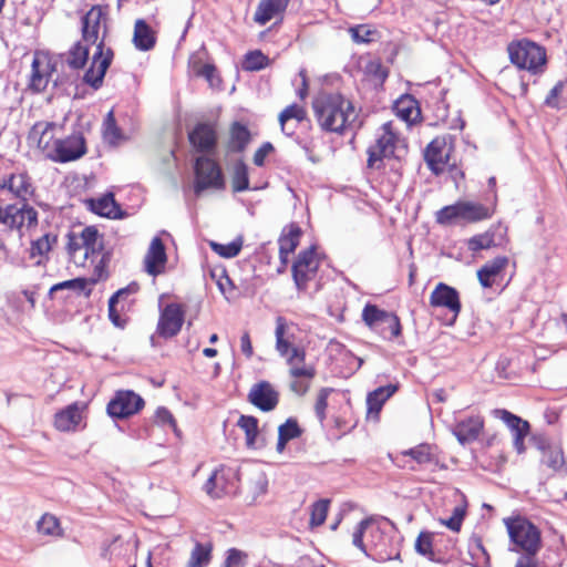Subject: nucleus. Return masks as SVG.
Returning <instances> with one entry per match:
<instances>
[{"instance_id":"1","label":"nucleus","mask_w":567,"mask_h":567,"mask_svg":"<svg viewBox=\"0 0 567 567\" xmlns=\"http://www.w3.org/2000/svg\"><path fill=\"white\" fill-rule=\"evenodd\" d=\"M110 7L107 4H94L81 18L82 40L95 45L91 66L83 75V82L94 90L103 85L105 73L112 64L114 52L105 47V37L109 32Z\"/></svg>"},{"instance_id":"2","label":"nucleus","mask_w":567,"mask_h":567,"mask_svg":"<svg viewBox=\"0 0 567 567\" xmlns=\"http://www.w3.org/2000/svg\"><path fill=\"white\" fill-rule=\"evenodd\" d=\"M319 126L330 133L342 134L361 126L351 101L340 93H320L312 102Z\"/></svg>"},{"instance_id":"3","label":"nucleus","mask_w":567,"mask_h":567,"mask_svg":"<svg viewBox=\"0 0 567 567\" xmlns=\"http://www.w3.org/2000/svg\"><path fill=\"white\" fill-rule=\"evenodd\" d=\"M507 528L512 551L522 555H537L542 549V534L539 528L525 517L504 518Z\"/></svg>"},{"instance_id":"4","label":"nucleus","mask_w":567,"mask_h":567,"mask_svg":"<svg viewBox=\"0 0 567 567\" xmlns=\"http://www.w3.org/2000/svg\"><path fill=\"white\" fill-rule=\"evenodd\" d=\"M507 53L512 64L532 74L544 72L547 62L546 50L540 44L528 40H514L507 45Z\"/></svg>"},{"instance_id":"5","label":"nucleus","mask_w":567,"mask_h":567,"mask_svg":"<svg viewBox=\"0 0 567 567\" xmlns=\"http://www.w3.org/2000/svg\"><path fill=\"white\" fill-rule=\"evenodd\" d=\"M406 152V144L392 128V123H384L378 133L374 144L368 148V166L380 168L384 158L400 159Z\"/></svg>"},{"instance_id":"6","label":"nucleus","mask_w":567,"mask_h":567,"mask_svg":"<svg viewBox=\"0 0 567 567\" xmlns=\"http://www.w3.org/2000/svg\"><path fill=\"white\" fill-rule=\"evenodd\" d=\"M491 216L489 209L481 203L458 200L439 209L435 220L443 226L455 224H470L487 219Z\"/></svg>"},{"instance_id":"7","label":"nucleus","mask_w":567,"mask_h":567,"mask_svg":"<svg viewBox=\"0 0 567 567\" xmlns=\"http://www.w3.org/2000/svg\"><path fill=\"white\" fill-rule=\"evenodd\" d=\"M194 192L200 195L206 189H224L225 179L220 166L213 158L200 156L194 165Z\"/></svg>"},{"instance_id":"8","label":"nucleus","mask_w":567,"mask_h":567,"mask_svg":"<svg viewBox=\"0 0 567 567\" xmlns=\"http://www.w3.org/2000/svg\"><path fill=\"white\" fill-rule=\"evenodd\" d=\"M239 473L229 466H220L214 471L204 484V491L213 498L235 495L239 488Z\"/></svg>"},{"instance_id":"9","label":"nucleus","mask_w":567,"mask_h":567,"mask_svg":"<svg viewBox=\"0 0 567 567\" xmlns=\"http://www.w3.org/2000/svg\"><path fill=\"white\" fill-rule=\"evenodd\" d=\"M319 264L315 246L298 254L291 270L295 285L299 291H305L308 288V282L317 275Z\"/></svg>"},{"instance_id":"10","label":"nucleus","mask_w":567,"mask_h":567,"mask_svg":"<svg viewBox=\"0 0 567 567\" xmlns=\"http://www.w3.org/2000/svg\"><path fill=\"white\" fill-rule=\"evenodd\" d=\"M289 327L282 317L276 319V350L280 357L286 359V363H293L296 361H306V350L301 347L291 343L292 334L288 332Z\"/></svg>"},{"instance_id":"11","label":"nucleus","mask_w":567,"mask_h":567,"mask_svg":"<svg viewBox=\"0 0 567 567\" xmlns=\"http://www.w3.org/2000/svg\"><path fill=\"white\" fill-rule=\"evenodd\" d=\"M25 223L28 227L38 224V212L27 202H23L21 206L17 204L0 206V224L10 229H20Z\"/></svg>"},{"instance_id":"12","label":"nucleus","mask_w":567,"mask_h":567,"mask_svg":"<svg viewBox=\"0 0 567 567\" xmlns=\"http://www.w3.org/2000/svg\"><path fill=\"white\" fill-rule=\"evenodd\" d=\"M145 402L143 398L134 391H118L107 404V413L112 417L125 419L136 414L143 409Z\"/></svg>"},{"instance_id":"13","label":"nucleus","mask_w":567,"mask_h":567,"mask_svg":"<svg viewBox=\"0 0 567 567\" xmlns=\"http://www.w3.org/2000/svg\"><path fill=\"white\" fill-rule=\"evenodd\" d=\"M184 316L185 311L182 305L175 302L166 305L158 319V336L165 339L175 337L183 327Z\"/></svg>"},{"instance_id":"14","label":"nucleus","mask_w":567,"mask_h":567,"mask_svg":"<svg viewBox=\"0 0 567 567\" xmlns=\"http://www.w3.org/2000/svg\"><path fill=\"white\" fill-rule=\"evenodd\" d=\"M53 150L56 161L61 163L71 162L85 154V141L81 134H73L63 140H54Z\"/></svg>"},{"instance_id":"15","label":"nucleus","mask_w":567,"mask_h":567,"mask_svg":"<svg viewBox=\"0 0 567 567\" xmlns=\"http://www.w3.org/2000/svg\"><path fill=\"white\" fill-rule=\"evenodd\" d=\"M248 401L260 411L270 412L278 405L279 393L268 381H260L251 386Z\"/></svg>"},{"instance_id":"16","label":"nucleus","mask_w":567,"mask_h":567,"mask_svg":"<svg viewBox=\"0 0 567 567\" xmlns=\"http://www.w3.org/2000/svg\"><path fill=\"white\" fill-rule=\"evenodd\" d=\"M450 148L444 137H435L427 146L424 153V159L429 168L440 175L444 172L449 162Z\"/></svg>"},{"instance_id":"17","label":"nucleus","mask_w":567,"mask_h":567,"mask_svg":"<svg viewBox=\"0 0 567 567\" xmlns=\"http://www.w3.org/2000/svg\"><path fill=\"white\" fill-rule=\"evenodd\" d=\"M167 262L166 249L159 237H154L150 244L144 258L145 271L151 276H158L164 272Z\"/></svg>"},{"instance_id":"18","label":"nucleus","mask_w":567,"mask_h":567,"mask_svg":"<svg viewBox=\"0 0 567 567\" xmlns=\"http://www.w3.org/2000/svg\"><path fill=\"white\" fill-rule=\"evenodd\" d=\"M190 144L198 152H210L215 148L217 142L216 130L213 124L198 123L189 133Z\"/></svg>"},{"instance_id":"19","label":"nucleus","mask_w":567,"mask_h":567,"mask_svg":"<svg viewBox=\"0 0 567 567\" xmlns=\"http://www.w3.org/2000/svg\"><path fill=\"white\" fill-rule=\"evenodd\" d=\"M430 303L433 307H444L455 316L461 310L460 296L455 288L440 282L430 296Z\"/></svg>"},{"instance_id":"20","label":"nucleus","mask_w":567,"mask_h":567,"mask_svg":"<svg viewBox=\"0 0 567 567\" xmlns=\"http://www.w3.org/2000/svg\"><path fill=\"white\" fill-rule=\"evenodd\" d=\"M84 409V403L73 402L65 409L56 412L54 416V426L56 427V430L62 432L76 430L78 425L82 421V414Z\"/></svg>"},{"instance_id":"21","label":"nucleus","mask_w":567,"mask_h":567,"mask_svg":"<svg viewBox=\"0 0 567 567\" xmlns=\"http://www.w3.org/2000/svg\"><path fill=\"white\" fill-rule=\"evenodd\" d=\"M506 228L502 225L493 226L483 234L475 235L467 240V248L473 252L502 245Z\"/></svg>"},{"instance_id":"22","label":"nucleus","mask_w":567,"mask_h":567,"mask_svg":"<svg viewBox=\"0 0 567 567\" xmlns=\"http://www.w3.org/2000/svg\"><path fill=\"white\" fill-rule=\"evenodd\" d=\"M484 427V421L481 416H470L458 421L452 432L462 444H468L476 441Z\"/></svg>"},{"instance_id":"23","label":"nucleus","mask_w":567,"mask_h":567,"mask_svg":"<svg viewBox=\"0 0 567 567\" xmlns=\"http://www.w3.org/2000/svg\"><path fill=\"white\" fill-rule=\"evenodd\" d=\"M362 320L371 330H381L382 323H392V328L398 331L396 315L378 308L375 305L368 303L362 310Z\"/></svg>"},{"instance_id":"24","label":"nucleus","mask_w":567,"mask_h":567,"mask_svg":"<svg viewBox=\"0 0 567 567\" xmlns=\"http://www.w3.org/2000/svg\"><path fill=\"white\" fill-rule=\"evenodd\" d=\"M289 0H260L254 21L259 25H265L271 19L281 16L287 9Z\"/></svg>"},{"instance_id":"25","label":"nucleus","mask_w":567,"mask_h":567,"mask_svg":"<svg viewBox=\"0 0 567 567\" xmlns=\"http://www.w3.org/2000/svg\"><path fill=\"white\" fill-rule=\"evenodd\" d=\"M508 265V258L505 256H497L494 259L484 264L477 270V278L484 288H491L496 277H498Z\"/></svg>"},{"instance_id":"26","label":"nucleus","mask_w":567,"mask_h":567,"mask_svg":"<svg viewBox=\"0 0 567 567\" xmlns=\"http://www.w3.org/2000/svg\"><path fill=\"white\" fill-rule=\"evenodd\" d=\"M87 204L90 209L100 216L114 219L124 216L112 193L104 194L100 198H91L87 200Z\"/></svg>"},{"instance_id":"27","label":"nucleus","mask_w":567,"mask_h":567,"mask_svg":"<svg viewBox=\"0 0 567 567\" xmlns=\"http://www.w3.org/2000/svg\"><path fill=\"white\" fill-rule=\"evenodd\" d=\"M1 187L7 188L22 202H27L28 197L33 193L30 177L25 173L11 174L8 178L3 179Z\"/></svg>"},{"instance_id":"28","label":"nucleus","mask_w":567,"mask_h":567,"mask_svg":"<svg viewBox=\"0 0 567 567\" xmlns=\"http://www.w3.org/2000/svg\"><path fill=\"white\" fill-rule=\"evenodd\" d=\"M52 66L49 61L34 58L31 65L29 87L34 92H42L49 83Z\"/></svg>"},{"instance_id":"29","label":"nucleus","mask_w":567,"mask_h":567,"mask_svg":"<svg viewBox=\"0 0 567 567\" xmlns=\"http://www.w3.org/2000/svg\"><path fill=\"white\" fill-rule=\"evenodd\" d=\"M133 43L140 51H150L155 47V32L143 19L135 21Z\"/></svg>"},{"instance_id":"30","label":"nucleus","mask_w":567,"mask_h":567,"mask_svg":"<svg viewBox=\"0 0 567 567\" xmlns=\"http://www.w3.org/2000/svg\"><path fill=\"white\" fill-rule=\"evenodd\" d=\"M251 141V135L246 125L234 122L229 130L227 148L230 153H243Z\"/></svg>"},{"instance_id":"31","label":"nucleus","mask_w":567,"mask_h":567,"mask_svg":"<svg viewBox=\"0 0 567 567\" xmlns=\"http://www.w3.org/2000/svg\"><path fill=\"white\" fill-rule=\"evenodd\" d=\"M398 390L396 384H388L379 386L374 391L370 392L367 396V405L369 414H379L384 402L392 396Z\"/></svg>"},{"instance_id":"32","label":"nucleus","mask_w":567,"mask_h":567,"mask_svg":"<svg viewBox=\"0 0 567 567\" xmlns=\"http://www.w3.org/2000/svg\"><path fill=\"white\" fill-rule=\"evenodd\" d=\"M79 235L82 239L81 244L84 245L82 261H85L91 255H95L103 248L101 236L94 226L83 228Z\"/></svg>"},{"instance_id":"33","label":"nucleus","mask_w":567,"mask_h":567,"mask_svg":"<svg viewBox=\"0 0 567 567\" xmlns=\"http://www.w3.org/2000/svg\"><path fill=\"white\" fill-rule=\"evenodd\" d=\"M91 44L85 43L82 39L76 41L65 55V63L73 70L83 69L89 60Z\"/></svg>"},{"instance_id":"34","label":"nucleus","mask_w":567,"mask_h":567,"mask_svg":"<svg viewBox=\"0 0 567 567\" xmlns=\"http://www.w3.org/2000/svg\"><path fill=\"white\" fill-rule=\"evenodd\" d=\"M302 430L293 417H289L278 427L277 451L284 452L289 441L301 436Z\"/></svg>"},{"instance_id":"35","label":"nucleus","mask_w":567,"mask_h":567,"mask_svg":"<svg viewBox=\"0 0 567 567\" xmlns=\"http://www.w3.org/2000/svg\"><path fill=\"white\" fill-rule=\"evenodd\" d=\"M306 118V110L302 106L293 103L281 111L278 120L281 126V131L287 135H291L293 133V127L289 126V122L295 120L297 123H301Z\"/></svg>"},{"instance_id":"36","label":"nucleus","mask_w":567,"mask_h":567,"mask_svg":"<svg viewBox=\"0 0 567 567\" xmlns=\"http://www.w3.org/2000/svg\"><path fill=\"white\" fill-rule=\"evenodd\" d=\"M396 115L405 122H414L420 116L417 102L411 95L402 96L395 103Z\"/></svg>"},{"instance_id":"37","label":"nucleus","mask_w":567,"mask_h":567,"mask_svg":"<svg viewBox=\"0 0 567 567\" xmlns=\"http://www.w3.org/2000/svg\"><path fill=\"white\" fill-rule=\"evenodd\" d=\"M301 228L297 224H290L288 228H285L279 237V248L284 254H291L299 245L301 236Z\"/></svg>"},{"instance_id":"38","label":"nucleus","mask_w":567,"mask_h":567,"mask_svg":"<svg viewBox=\"0 0 567 567\" xmlns=\"http://www.w3.org/2000/svg\"><path fill=\"white\" fill-rule=\"evenodd\" d=\"M213 545L210 543H196L190 551L187 567H206L212 560Z\"/></svg>"},{"instance_id":"39","label":"nucleus","mask_w":567,"mask_h":567,"mask_svg":"<svg viewBox=\"0 0 567 567\" xmlns=\"http://www.w3.org/2000/svg\"><path fill=\"white\" fill-rule=\"evenodd\" d=\"M497 415L504 421V423L509 427V430L513 433V436L515 434H528L529 433V423L522 417L511 413L507 410H496L495 411Z\"/></svg>"},{"instance_id":"40","label":"nucleus","mask_w":567,"mask_h":567,"mask_svg":"<svg viewBox=\"0 0 567 567\" xmlns=\"http://www.w3.org/2000/svg\"><path fill=\"white\" fill-rule=\"evenodd\" d=\"M237 425L245 432L247 446H256L259 434L258 419L252 415H240Z\"/></svg>"},{"instance_id":"41","label":"nucleus","mask_w":567,"mask_h":567,"mask_svg":"<svg viewBox=\"0 0 567 567\" xmlns=\"http://www.w3.org/2000/svg\"><path fill=\"white\" fill-rule=\"evenodd\" d=\"M231 187L235 193H241L249 189L248 167L243 161H238L234 165Z\"/></svg>"},{"instance_id":"42","label":"nucleus","mask_w":567,"mask_h":567,"mask_svg":"<svg viewBox=\"0 0 567 567\" xmlns=\"http://www.w3.org/2000/svg\"><path fill=\"white\" fill-rule=\"evenodd\" d=\"M58 243V235L48 233L31 243L30 257L43 256L48 258V254Z\"/></svg>"},{"instance_id":"43","label":"nucleus","mask_w":567,"mask_h":567,"mask_svg":"<svg viewBox=\"0 0 567 567\" xmlns=\"http://www.w3.org/2000/svg\"><path fill=\"white\" fill-rule=\"evenodd\" d=\"M103 138L111 145H116L123 140V134L116 124L113 111H110L103 122Z\"/></svg>"},{"instance_id":"44","label":"nucleus","mask_w":567,"mask_h":567,"mask_svg":"<svg viewBox=\"0 0 567 567\" xmlns=\"http://www.w3.org/2000/svg\"><path fill=\"white\" fill-rule=\"evenodd\" d=\"M540 462L554 472L561 470L565 465L561 446L557 444L544 452Z\"/></svg>"},{"instance_id":"45","label":"nucleus","mask_w":567,"mask_h":567,"mask_svg":"<svg viewBox=\"0 0 567 567\" xmlns=\"http://www.w3.org/2000/svg\"><path fill=\"white\" fill-rule=\"evenodd\" d=\"M38 533L44 536H61L62 529L59 519L51 514H44L37 523Z\"/></svg>"},{"instance_id":"46","label":"nucleus","mask_w":567,"mask_h":567,"mask_svg":"<svg viewBox=\"0 0 567 567\" xmlns=\"http://www.w3.org/2000/svg\"><path fill=\"white\" fill-rule=\"evenodd\" d=\"M54 128L55 125L53 123H38L32 127L31 137H38V146L40 148L47 150L50 146V141L53 137L52 132Z\"/></svg>"},{"instance_id":"47","label":"nucleus","mask_w":567,"mask_h":567,"mask_svg":"<svg viewBox=\"0 0 567 567\" xmlns=\"http://www.w3.org/2000/svg\"><path fill=\"white\" fill-rule=\"evenodd\" d=\"M66 238V251L70 259L78 266H83L85 261H82V256L78 257V252H84V245L81 244L82 239L80 235L74 231H69Z\"/></svg>"},{"instance_id":"48","label":"nucleus","mask_w":567,"mask_h":567,"mask_svg":"<svg viewBox=\"0 0 567 567\" xmlns=\"http://www.w3.org/2000/svg\"><path fill=\"white\" fill-rule=\"evenodd\" d=\"M269 59L261 51H250L245 55L243 69L245 71H259L268 65Z\"/></svg>"},{"instance_id":"49","label":"nucleus","mask_w":567,"mask_h":567,"mask_svg":"<svg viewBox=\"0 0 567 567\" xmlns=\"http://www.w3.org/2000/svg\"><path fill=\"white\" fill-rule=\"evenodd\" d=\"M352 40L355 43H370L377 40L378 31L368 24H359L349 29Z\"/></svg>"},{"instance_id":"50","label":"nucleus","mask_w":567,"mask_h":567,"mask_svg":"<svg viewBox=\"0 0 567 567\" xmlns=\"http://www.w3.org/2000/svg\"><path fill=\"white\" fill-rule=\"evenodd\" d=\"M212 249L218 254L220 257L224 258H234L236 257L243 247V243L240 239L234 240L229 244H218V243H212L210 244Z\"/></svg>"},{"instance_id":"51","label":"nucleus","mask_w":567,"mask_h":567,"mask_svg":"<svg viewBox=\"0 0 567 567\" xmlns=\"http://www.w3.org/2000/svg\"><path fill=\"white\" fill-rule=\"evenodd\" d=\"M289 367V374L293 379L311 380L316 377V369L313 365H308L306 362L296 361L287 363Z\"/></svg>"},{"instance_id":"52","label":"nucleus","mask_w":567,"mask_h":567,"mask_svg":"<svg viewBox=\"0 0 567 567\" xmlns=\"http://www.w3.org/2000/svg\"><path fill=\"white\" fill-rule=\"evenodd\" d=\"M248 484L254 498H256L260 495H264L267 492L268 480L264 472L256 471L249 478Z\"/></svg>"},{"instance_id":"53","label":"nucleus","mask_w":567,"mask_h":567,"mask_svg":"<svg viewBox=\"0 0 567 567\" xmlns=\"http://www.w3.org/2000/svg\"><path fill=\"white\" fill-rule=\"evenodd\" d=\"M330 501L319 499L311 506L310 524L312 526H320L324 523L328 514Z\"/></svg>"},{"instance_id":"54","label":"nucleus","mask_w":567,"mask_h":567,"mask_svg":"<svg viewBox=\"0 0 567 567\" xmlns=\"http://www.w3.org/2000/svg\"><path fill=\"white\" fill-rule=\"evenodd\" d=\"M404 455L411 456L419 464L432 463L434 456L432 454V447L429 444H420L409 451L404 452Z\"/></svg>"},{"instance_id":"55","label":"nucleus","mask_w":567,"mask_h":567,"mask_svg":"<svg viewBox=\"0 0 567 567\" xmlns=\"http://www.w3.org/2000/svg\"><path fill=\"white\" fill-rule=\"evenodd\" d=\"M247 564V554L237 549L229 548L227 550V556L221 565V567H245Z\"/></svg>"},{"instance_id":"56","label":"nucleus","mask_w":567,"mask_h":567,"mask_svg":"<svg viewBox=\"0 0 567 567\" xmlns=\"http://www.w3.org/2000/svg\"><path fill=\"white\" fill-rule=\"evenodd\" d=\"M155 422L162 426L171 427L177 435L179 433L176 424V420L171 411L164 406L157 408L155 412Z\"/></svg>"},{"instance_id":"57","label":"nucleus","mask_w":567,"mask_h":567,"mask_svg":"<svg viewBox=\"0 0 567 567\" xmlns=\"http://www.w3.org/2000/svg\"><path fill=\"white\" fill-rule=\"evenodd\" d=\"M331 391L332 390L329 388H322V389H320V391L317 395V400H316V404H315V412L320 422H323L326 420L328 396L331 393Z\"/></svg>"},{"instance_id":"58","label":"nucleus","mask_w":567,"mask_h":567,"mask_svg":"<svg viewBox=\"0 0 567 567\" xmlns=\"http://www.w3.org/2000/svg\"><path fill=\"white\" fill-rule=\"evenodd\" d=\"M415 550L422 556H432V535L430 533H421L415 542Z\"/></svg>"},{"instance_id":"59","label":"nucleus","mask_w":567,"mask_h":567,"mask_svg":"<svg viewBox=\"0 0 567 567\" xmlns=\"http://www.w3.org/2000/svg\"><path fill=\"white\" fill-rule=\"evenodd\" d=\"M371 523L372 520L370 518L362 519L358 524L352 537L353 545L361 549L365 555H368V553L365 550V545L363 543V535L367 528L371 525Z\"/></svg>"},{"instance_id":"60","label":"nucleus","mask_w":567,"mask_h":567,"mask_svg":"<svg viewBox=\"0 0 567 567\" xmlns=\"http://www.w3.org/2000/svg\"><path fill=\"white\" fill-rule=\"evenodd\" d=\"M117 305L118 303L109 300V319L115 327L123 329L126 324V320L121 316V311L124 307L117 309Z\"/></svg>"},{"instance_id":"61","label":"nucleus","mask_w":567,"mask_h":567,"mask_svg":"<svg viewBox=\"0 0 567 567\" xmlns=\"http://www.w3.org/2000/svg\"><path fill=\"white\" fill-rule=\"evenodd\" d=\"M396 324H398V331L395 332V329L392 328V323H382L380 326V328H382L381 330H373L374 332L379 333L384 340H393L395 338H398L399 336H401V331H402V328H401V323H400V319L399 317L396 316Z\"/></svg>"},{"instance_id":"62","label":"nucleus","mask_w":567,"mask_h":567,"mask_svg":"<svg viewBox=\"0 0 567 567\" xmlns=\"http://www.w3.org/2000/svg\"><path fill=\"white\" fill-rule=\"evenodd\" d=\"M275 151L274 145L270 142H265L254 154V164L258 167L265 165L266 157Z\"/></svg>"},{"instance_id":"63","label":"nucleus","mask_w":567,"mask_h":567,"mask_svg":"<svg viewBox=\"0 0 567 567\" xmlns=\"http://www.w3.org/2000/svg\"><path fill=\"white\" fill-rule=\"evenodd\" d=\"M464 518V511L460 507H455L453 515L443 522V524L449 527L453 532H458L462 526V522Z\"/></svg>"},{"instance_id":"64","label":"nucleus","mask_w":567,"mask_h":567,"mask_svg":"<svg viewBox=\"0 0 567 567\" xmlns=\"http://www.w3.org/2000/svg\"><path fill=\"white\" fill-rule=\"evenodd\" d=\"M564 90V82L563 81H558L554 87L549 91V93L547 94L546 99H545V104L549 107H554V109H557L558 107V96L561 94Z\"/></svg>"}]
</instances>
